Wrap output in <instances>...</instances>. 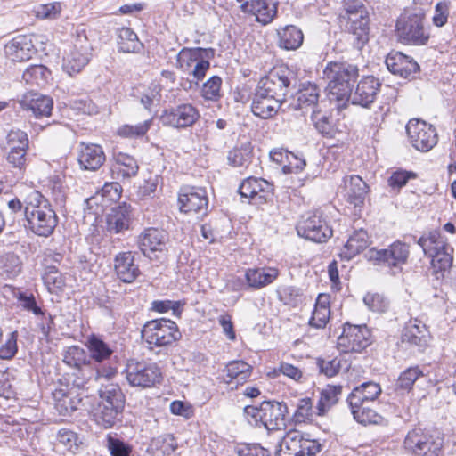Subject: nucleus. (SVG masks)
I'll use <instances>...</instances> for the list:
<instances>
[{
    "label": "nucleus",
    "mask_w": 456,
    "mask_h": 456,
    "mask_svg": "<svg viewBox=\"0 0 456 456\" xmlns=\"http://www.w3.org/2000/svg\"><path fill=\"white\" fill-rule=\"evenodd\" d=\"M328 80V97L330 102L336 103L338 110L345 109L349 102L354 83L359 77L356 65L347 62H329L323 70Z\"/></svg>",
    "instance_id": "obj_1"
},
{
    "label": "nucleus",
    "mask_w": 456,
    "mask_h": 456,
    "mask_svg": "<svg viewBox=\"0 0 456 456\" xmlns=\"http://www.w3.org/2000/svg\"><path fill=\"white\" fill-rule=\"evenodd\" d=\"M24 204L28 228L38 236H50L58 224V217L48 200L34 190L27 195Z\"/></svg>",
    "instance_id": "obj_2"
},
{
    "label": "nucleus",
    "mask_w": 456,
    "mask_h": 456,
    "mask_svg": "<svg viewBox=\"0 0 456 456\" xmlns=\"http://www.w3.org/2000/svg\"><path fill=\"white\" fill-rule=\"evenodd\" d=\"M424 254L431 258V269L437 279L444 277L453 262V248L449 246L438 231H431L418 240Z\"/></svg>",
    "instance_id": "obj_3"
},
{
    "label": "nucleus",
    "mask_w": 456,
    "mask_h": 456,
    "mask_svg": "<svg viewBox=\"0 0 456 456\" xmlns=\"http://www.w3.org/2000/svg\"><path fill=\"white\" fill-rule=\"evenodd\" d=\"M395 33L398 40L410 45H425L430 33L425 25V12L422 9L406 12L396 20Z\"/></svg>",
    "instance_id": "obj_4"
},
{
    "label": "nucleus",
    "mask_w": 456,
    "mask_h": 456,
    "mask_svg": "<svg viewBox=\"0 0 456 456\" xmlns=\"http://www.w3.org/2000/svg\"><path fill=\"white\" fill-rule=\"evenodd\" d=\"M340 17L346 20V28L354 37V45L361 50L369 41L370 17L367 6L361 0H344Z\"/></svg>",
    "instance_id": "obj_5"
},
{
    "label": "nucleus",
    "mask_w": 456,
    "mask_h": 456,
    "mask_svg": "<svg viewBox=\"0 0 456 456\" xmlns=\"http://www.w3.org/2000/svg\"><path fill=\"white\" fill-rule=\"evenodd\" d=\"M286 403L277 401H264L259 406L248 405L244 413L250 423L263 426L267 430H279L286 426Z\"/></svg>",
    "instance_id": "obj_6"
},
{
    "label": "nucleus",
    "mask_w": 456,
    "mask_h": 456,
    "mask_svg": "<svg viewBox=\"0 0 456 456\" xmlns=\"http://www.w3.org/2000/svg\"><path fill=\"white\" fill-rule=\"evenodd\" d=\"M142 338L151 349L166 347L181 338L176 323L169 319H155L147 322L142 329Z\"/></svg>",
    "instance_id": "obj_7"
},
{
    "label": "nucleus",
    "mask_w": 456,
    "mask_h": 456,
    "mask_svg": "<svg viewBox=\"0 0 456 456\" xmlns=\"http://www.w3.org/2000/svg\"><path fill=\"white\" fill-rule=\"evenodd\" d=\"M126 378L132 387L150 388L162 380L161 369L156 362L130 360L126 367Z\"/></svg>",
    "instance_id": "obj_8"
},
{
    "label": "nucleus",
    "mask_w": 456,
    "mask_h": 456,
    "mask_svg": "<svg viewBox=\"0 0 456 456\" xmlns=\"http://www.w3.org/2000/svg\"><path fill=\"white\" fill-rule=\"evenodd\" d=\"M371 344V332L366 325L344 324L338 338V349L344 354L361 353Z\"/></svg>",
    "instance_id": "obj_9"
},
{
    "label": "nucleus",
    "mask_w": 456,
    "mask_h": 456,
    "mask_svg": "<svg viewBox=\"0 0 456 456\" xmlns=\"http://www.w3.org/2000/svg\"><path fill=\"white\" fill-rule=\"evenodd\" d=\"M320 451L318 441L306 439L299 431L291 430L282 438L276 456H316Z\"/></svg>",
    "instance_id": "obj_10"
},
{
    "label": "nucleus",
    "mask_w": 456,
    "mask_h": 456,
    "mask_svg": "<svg viewBox=\"0 0 456 456\" xmlns=\"http://www.w3.org/2000/svg\"><path fill=\"white\" fill-rule=\"evenodd\" d=\"M92 45L86 35H77L73 45L63 57V69L69 75L78 74L88 63Z\"/></svg>",
    "instance_id": "obj_11"
},
{
    "label": "nucleus",
    "mask_w": 456,
    "mask_h": 456,
    "mask_svg": "<svg viewBox=\"0 0 456 456\" xmlns=\"http://www.w3.org/2000/svg\"><path fill=\"white\" fill-rule=\"evenodd\" d=\"M298 236L317 243L327 241L332 234V229L317 212H308L302 216L297 224Z\"/></svg>",
    "instance_id": "obj_12"
},
{
    "label": "nucleus",
    "mask_w": 456,
    "mask_h": 456,
    "mask_svg": "<svg viewBox=\"0 0 456 456\" xmlns=\"http://www.w3.org/2000/svg\"><path fill=\"white\" fill-rule=\"evenodd\" d=\"M206 49L183 48L177 54V67L183 72H189L196 79V84L202 80L210 68V62L205 59Z\"/></svg>",
    "instance_id": "obj_13"
},
{
    "label": "nucleus",
    "mask_w": 456,
    "mask_h": 456,
    "mask_svg": "<svg viewBox=\"0 0 456 456\" xmlns=\"http://www.w3.org/2000/svg\"><path fill=\"white\" fill-rule=\"evenodd\" d=\"M406 133L412 147L422 152L432 150L438 141L436 128L420 119H411L406 125Z\"/></svg>",
    "instance_id": "obj_14"
},
{
    "label": "nucleus",
    "mask_w": 456,
    "mask_h": 456,
    "mask_svg": "<svg viewBox=\"0 0 456 456\" xmlns=\"http://www.w3.org/2000/svg\"><path fill=\"white\" fill-rule=\"evenodd\" d=\"M200 118V111L193 104L182 103L165 110L160 121L163 126L181 129L192 126Z\"/></svg>",
    "instance_id": "obj_15"
},
{
    "label": "nucleus",
    "mask_w": 456,
    "mask_h": 456,
    "mask_svg": "<svg viewBox=\"0 0 456 456\" xmlns=\"http://www.w3.org/2000/svg\"><path fill=\"white\" fill-rule=\"evenodd\" d=\"M409 255V245L399 240L392 243L387 248L379 250L372 248L369 251L370 259L387 267L395 268H401L403 265L406 264Z\"/></svg>",
    "instance_id": "obj_16"
},
{
    "label": "nucleus",
    "mask_w": 456,
    "mask_h": 456,
    "mask_svg": "<svg viewBox=\"0 0 456 456\" xmlns=\"http://www.w3.org/2000/svg\"><path fill=\"white\" fill-rule=\"evenodd\" d=\"M287 72L284 69H273L260 79L256 88L282 103L286 100L290 84Z\"/></svg>",
    "instance_id": "obj_17"
},
{
    "label": "nucleus",
    "mask_w": 456,
    "mask_h": 456,
    "mask_svg": "<svg viewBox=\"0 0 456 456\" xmlns=\"http://www.w3.org/2000/svg\"><path fill=\"white\" fill-rule=\"evenodd\" d=\"M239 192L242 198L249 200V202L260 205L272 197L273 184L262 178L248 177L241 183Z\"/></svg>",
    "instance_id": "obj_18"
},
{
    "label": "nucleus",
    "mask_w": 456,
    "mask_h": 456,
    "mask_svg": "<svg viewBox=\"0 0 456 456\" xmlns=\"http://www.w3.org/2000/svg\"><path fill=\"white\" fill-rule=\"evenodd\" d=\"M178 202L180 209L185 213L205 215L208 209V197L205 189L200 187H183L181 189Z\"/></svg>",
    "instance_id": "obj_19"
},
{
    "label": "nucleus",
    "mask_w": 456,
    "mask_h": 456,
    "mask_svg": "<svg viewBox=\"0 0 456 456\" xmlns=\"http://www.w3.org/2000/svg\"><path fill=\"white\" fill-rule=\"evenodd\" d=\"M167 241V232L153 227L144 229L137 237L138 248L147 257H151L152 254L166 251Z\"/></svg>",
    "instance_id": "obj_20"
},
{
    "label": "nucleus",
    "mask_w": 456,
    "mask_h": 456,
    "mask_svg": "<svg viewBox=\"0 0 456 456\" xmlns=\"http://www.w3.org/2000/svg\"><path fill=\"white\" fill-rule=\"evenodd\" d=\"M278 4V2L268 0H248L242 3L240 8L243 13L255 16L257 22L265 26L277 16Z\"/></svg>",
    "instance_id": "obj_21"
},
{
    "label": "nucleus",
    "mask_w": 456,
    "mask_h": 456,
    "mask_svg": "<svg viewBox=\"0 0 456 456\" xmlns=\"http://www.w3.org/2000/svg\"><path fill=\"white\" fill-rule=\"evenodd\" d=\"M380 86L379 79L373 76L364 77L357 84L355 91L350 93L349 101L354 105L368 108L376 99Z\"/></svg>",
    "instance_id": "obj_22"
},
{
    "label": "nucleus",
    "mask_w": 456,
    "mask_h": 456,
    "mask_svg": "<svg viewBox=\"0 0 456 456\" xmlns=\"http://www.w3.org/2000/svg\"><path fill=\"white\" fill-rule=\"evenodd\" d=\"M385 62L391 73L404 78L414 77L419 70V64L412 58L401 52L389 53Z\"/></svg>",
    "instance_id": "obj_23"
},
{
    "label": "nucleus",
    "mask_w": 456,
    "mask_h": 456,
    "mask_svg": "<svg viewBox=\"0 0 456 456\" xmlns=\"http://www.w3.org/2000/svg\"><path fill=\"white\" fill-rule=\"evenodd\" d=\"M345 198L354 208H362L369 193V186L361 176L352 175L343 179Z\"/></svg>",
    "instance_id": "obj_24"
},
{
    "label": "nucleus",
    "mask_w": 456,
    "mask_h": 456,
    "mask_svg": "<svg viewBox=\"0 0 456 456\" xmlns=\"http://www.w3.org/2000/svg\"><path fill=\"white\" fill-rule=\"evenodd\" d=\"M132 220L131 206L122 203L110 209L106 216V229L110 233H120L129 229Z\"/></svg>",
    "instance_id": "obj_25"
},
{
    "label": "nucleus",
    "mask_w": 456,
    "mask_h": 456,
    "mask_svg": "<svg viewBox=\"0 0 456 456\" xmlns=\"http://www.w3.org/2000/svg\"><path fill=\"white\" fill-rule=\"evenodd\" d=\"M4 53L12 61H25L35 53V47L29 37L20 35L5 45Z\"/></svg>",
    "instance_id": "obj_26"
},
{
    "label": "nucleus",
    "mask_w": 456,
    "mask_h": 456,
    "mask_svg": "<svg viewBox=\"0 0 456 456\" xmlns=\"http://www.w3.org/2000/svg\"><path fill=\"white\" fill-rule=\"evenodd\" d=\"M53 398L55 409L62 416H69L75 411L82 400L76 390L67 387L56 388L53 392Z\"/></svg>",
    "instance_id": "obj_27"
},
{
    "label": "nucleus",
    "mask_w": 456,
    "mask_h": 456,
    "mask_svg": "<svg viewBox=\"0 0 456 456\" xmlns=\"http://www.w3.org/2000/svg\"><path fill=\"white\" fill-rule=\"evenodd\" d=\"M77 160L81 168L95 171L104 163L105 154L100 145L82 142Z\"/></svg>",
    "instance_id": "obj_28"
},
{
    "label": "nucleus",
    "mask_w": 456,
    "mask_h": 456,
    "mask_svg": "<svg viewBox=\"0 0 456 456\" xmlns=\"http://www.w3.org/2000/svg\"><path fill=\"white\" fill-rule=\"evenodd\" d=\"M428 337L426 324L418 319H414L410 320L405 325L402 334V341L424 348L428 345Z\"/></svg>",
    "instance_id": "obj_29"
},
{
    "label": "nucleus",
    "mask_w": 456,
    "mask_h": 456,
    "mask_svg": "<svg viewBox=\"0 0 456 456\" xmlns=\"http://www.w3.org/2000/svg\"><path fill=\"white\" fill-rule=\"evenodd\" d=\"M114 266L118 277L123 282H133L141 274L138 266L134 264V256L131 251L117 255Z\"/></svg>",
    "instance_id": "obj_30"
},
{
    "label": "nucleus",
    "mask_w": 456,
    "mask_h": 456,
    "mask_svg": "<svg viewBox=\"0 0 456 456\" xmlns=\"http://www.w3.org/2000/svg\"><path fill=\"white\" fill-rule=\"evenodd\" d=\"M281 102L269 96L266 93L256 88L251 104L252 112L261 118H269L274 116Z\"/></svg>",
    "instance_id": "obj_31"
},
{
    "label": "nucleus",
    "mask_w": 456,
    "mask_h": 456,
    "mask_svg": "<svg viewBox=\"0 0 456 456\" xmlns=\"http://www.w3.org/2000/svg\"><path fill=\"white\" fill-rule=\"evenodd\" d=\"M381 393L379 384L376 382H364L361 386L353 389L347 397L349 406L358 407L361 404H366L373 402Z\"/></svg>",
    "instance_id": "obj_32"
},
{
    "label": "nucleus",
    "mask_w": 456,
    "mask_h": 456,
    "mask_svg": "<svg viewBox=\"0 0 456 456\" xmlns=\"http://www.w3.org/2000/svg\"><path fill=\"white\" fill-rule=\"evenodd\" d=\"M279 270L274 267L250 268L245 273L249 288L260 289L273 283L279 276Z\"/></svg>",
    "instance_id": "obj_33"
},
{
    "label": "nucleus",
    "mask_w": 456,
    "mask_h": 456,
    "mask_svg": "<svg viewBox=\"0 0 456 456\" xmlns=\"http://www.w3.org/2000/svg\"><path fill=\"white\" fill-rule=\"evenodd\" d=\"M114 164L111 167L113 175L117 179H129L137 175L139 166L136 159L123 152H117L113 155Z\"/></svg>",
    "instance_id": "obj_34"
},
{
    "label": "nucleus",
    "mask_w": 456,
    "mask_h": 456,
    "mask_svg": "<svg viewBox=\"0 0 456 456\" xmlns=\"http://www.w3.org/2000/svg\"><path fill=\"white\" fill-rule=\"evenodd\" d=\"M121 191L122 188L118 183H106L94 197L86 200V204L89 208L93 204L99 205L101 211H103V208L120 199Z\"/></svg>",
    "instance_id": "obj_35"
},
{
    "label": "nucleus",
    "mask_w": 456,
    "mask_h": 456,
    "mask_svg": "<svg viewBox=\"0 0 456 456\" xmlns=\"http://www.w3.org/2000/svg\"><path fill=\"white\" fill-rule=\"evenodd\" d=\"M224 371L226 377L224 379L233 389L249 379L252 367L244 361H232L226 365Z\"/></svg>",
    "instance_id": "obj_36"
},
{
    "label": "nucleus",
    "mask_w": 456,
    "mask_h": 456,
    "mask_svg": "<svg viewBox=\"0 0 456 456\" xmlns=\"http://www.w3.org/2000/svg\"><path fill=\"white\" fill-rule=\"evenodd\" d=\"M369 235L363 229L357 230L349 237L340 251L342 259L350 260L369 246Z\"/></svg>",
    "instance_id": "obj_37"
},
{
    "label": "nucleus",
    "mask_w": 456,
    "mask_h": 456,
    "mask_svg": "<svg viewBox=\"0 0 456 456\" xmlns=\"http://www.w3.org/2000/svg\"><path fill=\"white\" fill-rule=\"evenodd\" d=\"M278 45L285 50L292 51L299 48L304 41L300 28L294 25H287L277 30Z\"/></svg>",
    "instance_id": "obj_38"
},
{
    "label": "nucleus",
    "mask_w": 456,
    "mask_h": 456,
    "mask_svg": "<svg viewBox=\"0 0 456 456\" xmlns=\"http://www.w3.org/2000/svg\"><path fill=\"white\" fill-rule=\"evenodd\" d=\"M124 405H110L99 403L94 412L95 422L104 428L113 427L118 420Z\"/></svg>",
    "instance_id": "obj_39"
},
{
    "label": "nucleus",
    "mask_w": 456,
    "mask_h": 456,
    "mask_svg": "<svg viewBox=\"0 0 456 456\" xmlns=\"http://www.w3.org/2000/svg\"><path fill=\"white\" fill-rule=\"evenodd\" d=\"M177 449V442L172 435H163L151 439L148 448L149 456H171Z\"/></svg>",
    "instance_id": "obj_40"
},
{
    "label": "nucleus",
    "mask_w": 456,
    "mask_h": 456,
    "mask_svg": "<svg viewBox=\"0 0 456 456\" xmlns=\"http://www.w3.org/2000/svg\"><path fill=\"white\" fill-rule=\"evenodd\" d=\"M330 316V297L326 294H320L309 320V325L316 329H323L328 323Z\"/></svg>",
    "instance_id": "obj_41"
},
{
    "label": "nucleus",
    "mask_w": 456,
    "mask_h": 456,
    "mask_svg": "<svg viewBox=\"0 0 456 456\" xmlns=\"http://www.w3.org/2000/svg\"><path fill=\"white\" fill-rule=\"evenodd\" d=\"M118 50L123 53H137L142 47L137 35L127 27H123L118 34Z\"/></svg>",
    "instance_id": "obj_42"
},
{
    "label": "nucleus",
    "mask_w": 456,
    "mask_h": 456,
    "mask_svg": "<svg viewBox=\"0 0 456 456\" xmlns=\"http://www.w3.org/2000/svg\"><path fill=\"white\" fill-rule=\"evenodd\" d=\"M51 71L44 65H32L23 72V81L30 86H44L47 84Z\"/></svg>",
    "instance_id": "obj_43"
},
{
    "label": "nucleus",
    "mask_w": 456,
    "mask_h": 456,
    "mask_svg": "<svg viewBox=\"0 0 456 456\" xmlns=\"http://www.w3.org/2000/svg\"><path fill=\"white\" fill-rule=\"evenodd\" d=\"M99 395V403H106L110 405H125V396L120 387L117 384H101Z\"/></svg>",
    "instance_id": "obj_44"
},
{
    "label": "nucleus",
    "mask_w": 456,
    "mask_h": 456,
    "mask_svg": "<svg viewBox=\"0 0 456 456\" xmlns=\"http://www.w3.org/2000/svg\"><path fill=\"white\" fill-rule=\"evenodd\" d=\"M341 391V386H328L322 390L316 407L318 415H324L338 402Z\"/></svg>",
    "instance_id": "obj_45"
},
{
    "label": "nucleus",
    "mask_w": 456,
    "mask_h": 456,
    "mask_svg": "<svg viewBox=\"0 0 456 456\" xmlns=\"http://www.w3.org/2000/svg\"><path fill=\"white\" fill-rule=\"evenodd\" d=\"M87 347L90 357L97 362L110 359L113 354V350L110 346L96 336H91L88 338Z\"/></svg>",
    "instance_id": "obj_46"
},
{
    "label": "nucleus",
    "mask_w": 456,
    "mask_h": 456,
    "mask_svg": "<svg viewBox=\"0 0 456 456\" xmlns=\"http://www.w3.org/2000/svg\"><path fill=\"white\" fill-rule=\"evenodd\" d=\"M53 100L45 95L34 94L26 102L28 110H30L36 118L49 117L53 110Z\"/></svg>",
    "instance_id": "obj_47"
},
{
    "label": "nucleus",
    "mask_w": 456,
    "mask_h": 456,
    "mask_svg": "<svg viewBox=\"0 0 456 456\" xmlns=\"http://www.w3.org/2000/svg\"><path fill=\"white\" fill-rule=\"evenodd\" d=\"M429 435L430 434L425 432L420 428L411 429L408 432L404 439V449L414 456H418L419 451L422 450L421 446L425 444Z\"/></svg>",
    "instance_id": "obj_48"
},
{
    "label": "nucleus",
    "mask_w": 456,
    "mask_h": 456,
    "mask_svg": "<svg viewBox=\"0 0 456 456\" xmlns=\"http://www.w3.org/2000/svg\"><path fill=\"white\" fill-rule=\"evenodd\" d=\"M101 370L91 363L74 370L72 384L77 388H84L92 379L98 380Z\"/></svg>",
    "instance_id": "obj_49"
},
{
    "label": "nucleus",
    "mask_w": 456,
    "mask_h": 456,
    "mask_svg": "<svg viewBox=\"0 0 456 456\" xmlns=\"http://www.w3.org/2000/svg\"><path fill=\"white\" fill-rule=\"evenodd\" d=\"M252 147L250 143L242 144L229 151L227 159L228 163L235 167H246L251 159Z\"/></svg>",
    "instance_id": "obj_50"
},
{
    "label": "nucleus",
    "mask_w": 456,
    "mask_h": 456,
    "mask_svg": "<svg viewBox=\"0 0 456 456\" xmlns=\"http://www.w3.org/2000/svg\"><path fill=\"white\" fill-rule=\"evenodd\" d=\"M422 378H424V374L419 366L410 367L399 375L396 388L410 391L414 383Z\"/></svg>",
    "instance_id": "obj_51"
},
{
    "label": "nucleus",
    "mask_w": 456,
    "mask_h": 456,
    "mask_svg": "<svg viewBox=\"0 0 456 456\" xmlns=\"http://www.w3.org/2000/svg\"><path fill=\"white\" fill-rule=\"evenodd\" d=\"M63 362L76 370L87 365L90 362L87 360V353L77 346H69L64 355Z\"/></svg>",
    "instance_id": "obj_52"
},
{
    "label": "nucleus",
    "mask_w": 456,
    "mask_h": 456,
    "mask_svg": "<svg viewBox=\"0 0 456 456\" xmlns=\"http://www.w3.org/2000/svg\"><path fill=\"white\" fill-rule=\"evenodd\" d=\"M319 99V89L316 85L309 83L303 86L297 94L298 108L316 107Z\"/></svg>",
    "instance_id": "obj_53"
},
{
    "label": "nucleus",
    "mask_w": 456,
    "mask_h": 456,
    "mask_svg": "<svg viewBox=\"0 0 456 456\" xmlns=\"http://www.w3.org/2000/svg\"><path fill=\"white\" fill-rule=\"evenodd\" d=\"M222 78L218 76L209 77L201 86L200 95L206 101L217 102L221 99Z\"/></svg>",
    "instance_id": "obj_54"
},
{
    "label": "nucleus",
    "mask_w": 456,
    "mask_h": 456,
    "mask_svg": "<svg viewBox=\"0 0 456 456\" xmlns=\"http://www.w3.org/2000/svg\"><path fill=\"white\" fill-rule=\"evenodd\" d=\"M350 408L354 419L361 424H378L382 419L379 414L368 406H365V404H361L358 407L350 406Z\"/></svg>",
    "instance_id": "obj_55"
},
{
    "label": "nucleus",
    "mask_w": 456,
    "mask_h": 456,
    "mask_svg": "<svg viewBox=\"0 0 456 456\" xmlns=\"http://www.w3.org/2000/svg\"><path fill=\"white\" fill-rule=\"evenodd\" d=\"M152 120L147 119L137 125H123L118 127L117 134L124 138H138L145 135L151 128Z\"/></svg>",
    "instance_id": "obj_56"
},
{
    "label": "nucleus",
    "mask_w": 456,
    "mask_h": 456,
    "mask_svg": "<svg viewBox=\"0 0 456 456\" xmlns=\"http://www.w3.org/2000/svg\"><path fill=\"white\" fill-rule=\"evenodd\" d=\"M44 284L50 292H55L65 286V280L54 266L47 267L42 276Z\"/></svg>",
    "instance_id": "obj_57"
},
{
    "label": "nucleus",
    "mask_w": 456,
    "mask_h": 456,
    "mask_svg": "<svg viewBox=\"0 0 456 456\" xmlns=\"http://www.w3.org/2000/svg\"><path fill=\"white\" fill-rule=\"evenodd\" d=\"M297 409L293 414V419L296 423H305L310 421L313 417V403L311 398L303 397L298 399Z\"/></svg>",
    "instance_id": "obj_58"
},
{
    "label": "nucleus",
    "mask_w": 456,
    "mask_h": 456,
    "mask_svg": "<svg viewBox=\"0 0 456 456\" xmlns=\"http://www.w3.org/2000/svg\"><path fill=\"white\" fill-rule=\"evenodd\" d=\"M37 18L54 20L61 12V4L59 2H53L45 4H38L33 10Z\"/></svg>",
    "instance_id": "obj_59"
},
{
    "label": "nucleus",
    "mask_w": 456,
    "mask_h": 456,
    "mask_svg": "<svg viewBox=\"0 0 456 456\" xmlns=\"http://www.w3.org/2000/svg\"><path fill=\"white\" fill-rule=\"evenodd\" d=\"M316 364L319 371L326 377L336 376L341 368V360L335 357L333 359H317Z\"/></svg>",
    "instance_id": "obj_60"
},
{
    "label": "nucleus",
    "mask_w": 456,
    "mask_h": 456,
    "mask_svg": "<svg viewBox=\"0 0 456 456\" xmlns=\"http://www.w3.org/2000/svg\"><path fill=\"white\" fill-rule=\"evenodd\" d=\"M7 143L10 149H28V134L20 129H12L7 134Z\"/></svg>",
    "instance_id": "obj_61"
},
{
    "label": "nucleus",
    "mask_w": 456,
    "mask_h": 456,
    "mask_svg": "<svg viewBox=\"0 0 456 456\" xmlns=\"http://www.w3.org/2000/svg\"><path fill=\"white\" fill-rule=\"evenodd\" d=\"M365 305L373 312H385L388 306L385 297L377 293H368L363 297Z\"/></svg>",
    "instance_id": "obj_62"
},
{
    "label": "nucleus",
    "mask_w": 456,
    "mask_h": 456,
    "mask_svg": "<svg viewBox=\"0 0 456 456\" xmlns=\"http://www.w3.org/2000/svg\"><path fill=\"white\" fill-rule=\"evenodd\" d=\"M421 449L423 450L419 451L418 456H438L442 450V440L439 437L435 438L432 435H429Z\"/></svg>",
    "instance_id": "obj_63"
},
{
    "label": "nucleus",
    "mask_w": 456,
    "mask_h": 456,
    "mask_svg": "<svg viewBox=\"0 0 456 456\" xmlns=\"http://www.w3.org/2000/svg\"><path fill=\"white\" fill-rule=\"evenodd\" d=\"M238 456H270L269 451L258 444H243L237 449Z\"/></svg>",
    "instance_id": "obj_64"
}]
</instances>
